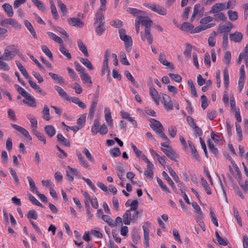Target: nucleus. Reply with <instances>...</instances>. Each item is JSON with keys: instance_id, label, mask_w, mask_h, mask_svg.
Masks as SVG:
<instances>
[{"instance_id": "9", "label": "nucleus", "mask_w": 248, "mask_h": 248, "mask_svg": "<svg viewBox=\"0 0 248 248\" xmlns=\"http://www.w3.org/2000/svg\"><path fill=\"white\" fill-rule=\"evenodd\" d=\"M121 39L124 43V47L126 50L128 52H130L131 50L132 46V40L131 37L130 36L126 35L123 36V37Z\"/></svg>"}, {"instance_id": "40", "label": "nucleus", "mask_w": 248, "mask_h": 248, "mask_svg": "<svg viewBox=\"0 0 248 248\" xmlns=\"http://www.w3.org/2000/svg\"><path fill=\"white\" fill-rule=\"evenodd\" d=\"M201 180V184L204 187V190L206 192V193L208 195H211L212 194V192L206 180L204 178H202Z\"/></svg>"}, {"instance_id": "18", "label": "nucleus", "mask_w": 248, "mask_h": 248, "mask_svg": "<svg viewBox=\"0 0 248 248\" xmlns=\"http://www.w3.org/2000/svg\"><path fill=\"white\" fill-rule=\"evenodd\" d=\"M105 117L107 124L110 126L111 128L113 127V120L111 116V113L110 109L108 108L105 109Z\"/></svg>"}, {"instance_id": "32", "label": "nucleus", "mask_w": 248, "mask_h": 248, "mask_svg": "<svg viewBox=\"0 0 248 248\" xmlns=\"http://www.w3.org/2000/svg\"><path fill=\"white\" fill-rule=\"evenodd\" d=\"M24 24L26 27L28 29V30L30 31L31 34L32 35V36L34 38H37V35L36 34V32L31 24V23L28 20H25L24 21Z\"/></svg>"}, {"instance_id": "3", "label": "nucleus", "mask_w": 248, "mask_h": 248, "mask_svg": "<svg viewBox=\"0 0 248 248\" xmlns=\"http://www.w3.org/2000/svg\"><path fill=\"white\" fill-rule=\"evenodd\" d=\"M145 6L151 9L152 11L162 16H165L167 14V9L159 5L151 4L150 3H144Z\"/></svg>"}, {"instance_id": "43", "label": "nucleus", "mask_w": 248, "mask_h": 248, "mask_svg": "<svg viewBox=\"0 0 248 248\" xmlns=\"http://www.w3.org/2000/svg\"><path fill=\"white\" fill-rule=\"evenodd\" d=\"M201 8V5L199 3H197L195 5L194 7V10L193 12V14L190 18V21L193 22L195 19V17L198 15L199 12H200V9Z\"/></svg>"}, {"instance_id": "57", "label": "nucleus", "mask_w": 248, "mask_h": 248, "mask_svg": "<svg viewBox=\"0 0 248 248\" xmlns=\"http://www.w3.org/2000/svg\"><path fill=\"white\" fill-rule=\"evenodd\" d=\"M156 181L160 187L163 191L170 193V191L167 186L163 183L162 181L159 177H156Z\"/></svg>"}, {"instance_id": "14", "label": "nucleus", "mask_w": 248, "mask_h": 248, "mask_svg": "<svg viewBox=\"0 0 248 248\" xmlns=\"http://www.w3.org/2000/svg\"><path fill=\"white\" fill-rule=\"evenodd\" d=\"M54 88L62 98L66 100L70 101V98L68 96V94L61 87L55 85Z\"/></svg>"}, {"instance_id": "7", "label": "nucleus", "mask_w": 248, "mask_h": 248, "mask_svg": "<svg viewBox=\"0 0 248 248\" xmlns=\"http://www.w3.org/2000/svg\"><path fill=\"white\" fill-rule=\"evenodd\" d=\"M73 175L80 176V173L78 172L77 169L72 168L70 166L67 167L66 170V177L68 181L72 182L74 180Z\"/></svg>"}, {"instance_id": "29", "label": "nucleus", "mask_w": 248, "mask_h": 248, "mask_svg": "<svg viewBox=\"0 0 248 248\" xmlns=\"http://www.w3.org/2000/svg\"><path fill=\"white\" fill-rule=\"evenodd\" d=\"M28 118L30 120V123L31 124V127L32 132H33V130H37V121L35 118L33 116H31V114H29L28 116Z\"/></svg>"}, {"instance_id": "36", "label": "nucleus", "mask_w": 248, "mask_h": 248, "mask_svg": "<svg viewBox=\"0 0 248 248\" xmlns=\"http://www.w3.org/2000/svg\"><path fill=\"white\" fill-rule=\"evenodd\" d=\"M100 126V123L98 120L95 119L91 129L93 135H95L98 132L99 127Z\"/></svg>"}, {"instance_id": "50", "label": "nucleus", "mask_w": 248, "mask_h": 248, "mask_svg": "<svg viewBox=\"0 0 248 248\" xmlns=\"http://www.w3.org/2000/svg\"><path fill=\"white\" fill-rule=\"evenodd\" d=\"M41 48L43 52L49 58L50 60H53V55L48 48L45 45L41 46Z\"/></svg>"}, {"instance_id": "30", "label": "nucleus", "mask_w": 248, "mask_h": 248, "mask_svg": "<svg viewBox=\"0 0 248 248\" xmlns=\"http://www.w3.org/2000/svg\"><path fill=\"white\" fill-rule=\"evenodd\" d=\"M127 11L134 16H137L138 17L139 16L145 15V12L133 8H129Z\"/></svg>"}, {"instance_id": "15", "label": "nucleus", "mask_w": 248, "mask_h": 248, "mask_svg": "<svg viewBox=\"0 0 248 248\" xmlns=\"http://www.w3.org/2000/svg\"><path fill=\"white\" fill-rule=\"evenodd\" d=\"M2 8L6 13L7 16L12 17L14 15V12L12 6L8 3H4L2 5Z\"/></svg>"}, {"instance_id": "39", "label": "nucleus", "mask_w": 248, "mask_h": 248, "mask_svg": "<svg viewBox=\"0 0 248 248\" xmlns=\"http://www.w3.org/2000/svg\"><path fill=\"white\" fill-rule=\"evenodd\" d=\"M50 3L51 12L52 16L54 19H57L58 18L59 16L58 15V12H57L56 7L52 0H50Z\"/></svg>"}, {"instance_id": "51", "label": "nucleus", "mask_w": 248, "mask_h": 248, "mask_svg": "<svg viewBox=\"0 0 248 248\" xmlns=\"http://www.w3.org/2000/svg\"><path fill=\"white\" fill-rule=\"evenodd\" d=\"M192 46L189 44H186V48L184 54L186 58L189 59L191 57Z\"/></svg>"}, {"instance_id": "13", "label": "nucleus", "mask_w": 248, "mask_h": 248, "mask_svg": "<svg viewBox=\"0 0 248 248\" xmlns=\"http://www.w3.org/2000/svg\"><path fill=\"white\" fill-rule=\"evenodd\" d=\"M232 28V24L228 22L225 25L220 26L218 28V31L219 33L224 32V33H227L230 32L231 29Z\"/></svg>"}, {"instance_id": "38", "label": "nucleus", "mask_w": 248, "mask_h": 248, "mask_svg": "<svg viewBox=\"0 0 248 248\" xmlns=\"http://www.w3.org/2000/svg\"><path fill=\"white\" fill-rule=\"evenodd\" d=\"M162 176L164 177V179L168 181L169 184L171 186L172 189L173 190H175L176 189V186L174 185V183L172 181V180L170 178V177L168 176V174L166 172L163 171L162 172Z\"/></svg>"}, {"instance_id": "5", "label": "nucleus", "mask_w": 248, "mask_h": 248, "mask_svg": "<svg viewBox=\"0 0 248 248\" xmlns=\"http://www.w3.org/2000/svg\"><path fill=\"white\" fill-rule=\"evenodd\" d=\"M130 208L126 211V212L123 215V220L124 224H128L129 221L127 219L128 216H130V212H133V210H137L138 206V202L137 200H134L130 204Z\"/></svg>"}, {"instance_id": "49", "label": "nucleus", "mask_w": 248, "mask_h": 248, "mask_svg": "<svg viewBox=\"0 0 248 248\" xmlns=\"http://www.w3.org/2000/svg\"><path fill=\"white\" fill-rule=\"evenodd\" d=\"M106 30V27L104 23L98 24V25L96 27L95 32L97 35H101Z\"/></svg>"}, {"instance_id": "27", "label": "nucleus", "mask_w": 248, "mask_h": 248, "mask_svg": "<svg viewBox=\"0 0 248 248\" xmlns=\"http://www.w3.org/2000/svg\"><path fill=\"white\" fill-rule=\"evenodd\" d=\"M78 46L79 50L84 54L86 57H89V54L87 50L86 47L81 40L78 41Z\"/></svg>"}, {"instance_id": "10", "label": "nucleus", "mask_w": 248, "mask_h": 248, "mask_svg": "<svg viewBox=\"0 0 248 248\" xmlns=\"http://www.w3.org/2000/svg\"><path fill=\"white\" fill-rule=\"evenodd\" d=\"M103 10L104 9L102 8H100L99 11H98L95 14L94 18V24L96 23H104V20H105V17L103 14L101 12V11Z\"/></svg>"}, {"instance_id": "48", "label": "nucleus", "mask_w": 248, "mask_h": 248, "mask_svg": "<svg viewBox=\"0 0 248 248\" xmlns=\"http://www.w3.org/2000/svg\"><path fill=\"white\" fill-rule=\"evenodd\" d=\"M235 125L238 140L239 141H241L242 140L243 137L241 127L239 124H237L236 123H235Z\"/></svg>"}, {"instance_id": "60", "label": "nucleus", "mask_w": 248, "mask_h": 248, "mask_svg": "<svg viewBox=\"0 0 248 248\" xmlns=\"http://www.w3.org/2000/svg\"><path fill=\"white\" fill-rule=\"evenodd\" d=\"M80 77L84 82L92 83L91 78L88 73L84 72L80 75Z\"/></svg>"}, {"instance_id": "35", "label": "nucleus", "mask_w": 248, "mask_h": 248, "mask_svg": "<svg viewBox=\"0 0 248 248\" xmlns=\"http://www.w3.org/2000/svg\"><path fill=\"white\" fill-rule=\"evenodd\" d=\"M59 49L62 53L66 57L68 60H70L71 59L72 57L71 54L63 45H60Z\"/></svg>"}, {"instance_id": "42", "label": "nucleus", "mask_w": 248, "mask_h": 248, "mask_svg": "<svg viewBox=\"0 0 248 248\" xmlns=\"http://www.w3.org/2000/svg\"><path fill=\"white\" fill-rule=\"evenodd\" d=\"M194 26L190 23L188 22H184L181 27V29L182 31H190L193 28Z\"/></svg>"}, {"instance_id": "62", "label": "nucleus", "mask_w": 248, "mask_h": 248, "mask_svg": "<svg viewBox=\"0 0 248 248\" xmlns=\"http://www.w3.org/2000/svg\"><path fill=\"white\" fill-rule=\"evenodd\" d=\"M169 172L170 175L172 177L173 180L176 182H180L178 176L176 173L175 171L171 168H168Z\"/></svg>"}, {"instance_id": "47", "label": "nucleus", "mask_w": 248, "mask_h": 248, "mask_svg": "<svg viewBox=\"0 0 248 248\" xmlns=\"http://www.w3.org/2000/svg\"><path fill=\"white\" fill-rule=\"evenodd\" d=\"M191 205L193 208L195 209V212H196L198 214L199 217H203V214L202 211L200 207L199 206V205L196 202H192Z\"/></svg>"}, {"instance_id": "55", "label": "nucleus", "mask_w": 248, "mask_h": 248, "mask_svg": "<svg viewBox=\"0 0 248 248\" xmlns=\"http://www.w3.org/2000/svg\"><path fill=\"white\" fill-rule=\"evenodd\" d=\"M224 75V84L226 88H228L229 84V75L228 70L225 69L223 72Z\"/></svg>"}, {"instance_id": "4", "label": "nucleus", "mask_w": 248, "mask_h": 248, "mask_svg": "<svg viewBox=\"0 0 248 248\" xmlns=\"http://www.w3.org/2000/svg\"><path fill=\"white\" fill-rule=\"evenodd\" d=\"M143 16V15L139 16V17H138L137 21L140 24L145 27V31L150 30V27L153 21L148 17Z\"/></svg>"}, {"instance_id": "19", "label": "nucleus", "mask_w": 248, "mask_h": 248, "mask_svg": "<svg viewBox=\"0 0 248 248\" xmlns=\"http://www.w3.org/2000/svg\"><path fill=\"white\" fill-rule=\"evenodd\" d=\"M225 7V4L222 3H217L214 5L209 13H217L219 11H221L224 9Z\"/></svg>"}, {"instance_id": "2", "label": "nucleus", "mask_w": 248, "mask_h": 248, "mask_svg": "<svg viewBox=\"0 0 248 248\" xmlns=\"http://www.w3.org/2000/svg\"><path fill=\"white\" fill-rule=\"evenodd\" d=\"M14 45H10L7 46L4 51V53L1 56H0V60L5 61H10L12 60L16 54L19 52L17 49L14 48Z\"/></svg>"}, {"instance_id": "61", "label": "nucleus", "mask_w": 248, "mask_h": 248, "mask_svg": "<svg viewBox=\"0 0 248 248\" xmlns=\"http://www.w3.org/2000/svg\"><path fill=\"white\" fill-rule=\"evenodd\" d=\"M120 61L122 64L125 65H129L130 63L126 59V56L124 52H121L120 54Z\"/></svg>"}, {"instance_id": "1", "label": "nucleus", "mask_w": 248, "mask_h": 248, "mask_svg": "<svg viewBox=\"0 0 248 248\" xmlns=\"http://www.w3.org/2000/svg\"><path fill=\"white\" fill-rule=\"evenodd\" d=\"M150 121L151 122L150 125L152 129L160 136L162 140L165 141V143H169L170 141L164 134L163 132L164 128L159 121L152 118L150 119Z\"/></svg>"}, {"instance_id": "23", "label": "nucleus", "mask_w": 248, "mask_h": 248, "mask_svg": "<svg viewBox=\"0 0 248 248\" xmlns=\"http://www.w3.org/2000/svg\"><path fill=\"white\" fill-rule=\"evenodd\" d=\"M150 94L157 105L159 104V99L158 96V93L156 90L152 87L150 88Z\"/></svg>"}, {"instance_id": "26", "label": "nucleus", "mask_w": 248, "mask_h": 248, "mask_svg": "<svg viewBox=\"0 0 248 248\" xmlns=\"http://www.w3.org/2000/svg\"><path fill=\"white\" fill-rule=\"evenodd\" d=\"M76 154L80 164L84 168H88L89 167L88 163L82 156L81 154L79 152H77Z\"/></svg>"}, {"instance_id": "54", "label": "nucleus", "mask_w": 248, "mask_h": 248, "mask_svg": "<svg viewBox=\"0 0 248 248\" xmlns=\"http://www.w3.org/2000/svg\"><path fill=\"white\" fill-rule=\"evenodd\" d=\"M124 75L127 78L131 81L132 83L133 84V85L135 86L136 87H138V84H137V82L135 80L134 78L132 76V75L131 74V73L128 71H125L124 72Z\"/></svg>"}, {"instance_id": "25", "label": "nucleus", "mask_w": 248, "mask_h": 248, "mask_svg": "<svg viewBox=\"0 0 248 248\" xmlns=\"http://www.w3.org/2000/svg\"><path fill=\"white\" fill-rule=\"evenodd\" d=\"M16 64L20 71V72L21 73L22 75L26 78V79H29L30 76L26 71V70L24 68L22 64L20 63L19 62L16 61Z\"/></svg>"}, {"instance_id": "28", "label": "nucleus", "mask_w": 248, "mask_h": 248, "mask_svg": "<svg viewBox=\"0 0 248 248\" xmlns=\"http://www.w3.org/2000/svg\"><path fill=\"white\" fill-rule=\"evenodd\" d=\"M27 101L24 100L23 102L25 104H28L30 106L34 107L36 106L35 100L34 98L29 93L27 95V97H25Z\"/></svg>"}, {"instance_id": "46", "label": "nucleus", "mask_w": 248, "mask_h": 248, "mask_svg": "<svg viewBox=\"0 0 248 248\" xmlns=\"http://www.w3.org/2000/svg\"><path fill=\"white\" fill-rule=\"evenodd\" d=\"M101 218L104 221L106 222L109 226H110L111 227H113L115 226V224H114L113 220L108 216L105 215H102V217H101Z\"/></svg>"}, {"instance_id": "56", "label": "nucleus", "mask_w": 248, "mask_h": 248, "mask_svg": "<svg viewBox=\"0 0 248 248\" xmlns=\"http://www.w3.org/2000/svg\"><path fill=\"white\" fill-rule=\"evenodd\" d=\"M188 145H189V147L190 148V149H191L192 153L193 154V157L196 159H199V156L198 155V152H197L196 149H195V148L194 147V144H193L192 141H191L190 140H189L188 141Z\"/></svg>"}, {"instance_id": "37", "label": "nucleus", "mask_w": 248, "mask_h": 248, "mask_svg": "<svg viewBox=\"0 0 248 248\" xmlns=\"http://www.w3.org/2000/svg\"><path fill=\"white\" fill-rule=\"evenodd\" d=\"M28 198L32 204L40 206L42 208H45V207L40 203L32 195L29 193L28 194Z\"/></svg>"}, {"instance_id": "41", "label": "nucleus", "mask_w": 248, "mask_h": 248, "mask_svg": "<svg viewBox=\"0 0 248 248\" xmlns=\"http://www.w3.org/2000/svg\"><path fill=\"white\" fill-rule=\"evenodd\" d=\"M42 113L44 115L43 117L45 120L46 121L50 120L49 109L46 105L44 106V108L42 111Z\"/></svg>"}, {"instance_id": "21", "label": "nucleus", "mask_w": 248, "mask_h": 248, "mask_svg": "<svg viewBox=\"0 0 248 248\" xmlns=\"http://www.w3.org/2000/svg\"><path fill=\"white\" fill-rule=\"evenodd\" d=\"M230 39L232 41L240 42L242 39V34L241 32L236 31L230 34Z\"/></svg>"}, {"instance_id": "58", "label": "nucleus", "mask_w": 248, "mask_h": 248, "mask_svg": "<svg viewBox=\"0 0 248 248\" xmlns=\"http://www.w3.org/2000/svg\"><path fill=\"white\" fill-rule=\"evenodd\" d=\"M134 213L131 214L130 213V216H128L127 217L128 221H129L128 224H125V225H129L130 224L131 221H134L136 218L138 217L139 215V211L138 210H133Z\"/></svg>"}, {"instance_id": "44", "label": "nucleus", "mask_w": 248, "mask_h": 248, "mask_svg": "<svg viewBox=\"0 0 248 248\" xmlns=\"http://www.w3.org/2000/svg\"><path fill=\"white\" fill-rule=\"evenodd\" d=\"M57 1L58 6L60 8V10L62 11V15L63 16H65L67 12L66 5L62 3L61 0H57Z\"/></svg>"}, {"instance_id": "20", "label": "nucleus", "mask_w": 248, "mask_h": 248, "mask_svg": "<svg viewBox=\"0 0 248 248\" xmlns=\"http://www.w3.org/2000/svg\"><path fill=\"white\" fill-rule=\"evenodd\" d=\"M46 133L50 138L54 136L56 133L55 127L52 125H47L44 127Z\"/></svg>"}, {"instance_id": "63", "label": "nucleus", "mask_w": 248, "mask_h": 248, "mask_svg": "<svg viewBox=\"0 0 248 248\" xmlns=\"http://www.w3.org/2000/svg\"><path fill=\"white\" fill-rule=\"evenodd\" d=\"M27 217L29 219H36L38 217L37 212L34 210H31L28 212Z\"/></svg>"}, {"instance_id": "33", "label": "nucleus", "mask_w": 248, "mask_h": 248, "mask_svg": "<svg viewBox=\"0 0 248 248\" xmlns=\"http://www.w3.org/2000/svg\"><path fill=\"white\" fill-rule=\"evenodd\" d=\"M79 61L85 66H86L88 69V70H93V66L88 59L81 58H80Z\"/></svg>"}, {"instance_id": "45", "label": "nucleus", "mask_w": 248, "mask_h": 248, "mask_svg": "<svg viewBox=\"0 0 248 248\" xmlns=\"http://www.w3.org/2000/svg\"><path fill=\"white\" fill-rule=\"evenodd\" d=\"M142 229L143 230L144 233V243L146 244V245L147 247H149V231L148 229L145 227L144 226H142Z\"/></svg>"}, {"instance_id": "53", "label": "nucleus", "mask_w": 248, "mask_h": 248, "mask_svg": "<svg viewBox=\"0 0 248 248\" xmlns=\"http://www.w3.org/2000/svg\"><path fill=\"white\" fill-rule=\"evenodd\" d=\"M37 138V139L42 141L44 144L46 143V139L45 136L39 132L37 130H33V132H32Z\"/></svg>"}, {"instance_id": "11", "label": "nucleus", "mask_w": 248, "mask_h": 248, "mask_svg": "<svg viewBox=\"0 0 248 248\" xmlns=\"http://www.w3.org/2000/svg\"><path fill=\"white\" fill-rule=\"evenodd\" d=\"M68 22L71 26H76L78 28H81L84 25V23L78 18H70Z\"/></svg>"}, {"instance_id": "16", "label": "nucleus", "mask_w": 248, "mask_h": 248, "mask_svg": "<svg viewBox=\"0 0 248 248\" xmlns=\"http://www.w3.org/2000/svg\"><path fill=\"white\" fill-rule=\"evenodd\" d=\"M158 60L164 65L170 67L172 69H173V65L167 61L165 54L164 52H162L160 53Z\"/></svg>"}, {"instance_id": "59", "label": "nucleus", "mask_w": 248, "mask_h": 248, "mask_svg": "<svg viewBox=\"0 0 248 248\" xmlns=\"http://www.w3.org/2000/svg\"><path fill=\"white\" fill-rule=\"evenodd\" d=\"M227 14L230 20L232 21H235L238 19L237 13L236 11L229 10L228 11Z\"/></svg>"}, {"instance_id": "52", "label": "nucleus", "mask_w": 248, "mask_h": 248, "mask_svg": "<svg viewBox=\"0 0 248 248\" xmlns=\"http://www.w3.org/2000/svg\"><path fill=\"white\" fill-rule=\"evenodd\" d=\"M32 2L40 10L43 12L46 11L44 4L39 0H31Z\"/></svg>"}, {"instance_id": "6", "label": "nucleus", "mask_w": 248, "mask_h": 248, "mask_svg": "<svg viewBox=\"0 0 248 248\" xmlns=\"http://www.w3.org/2000/svg\"><path fill=\"white\" fill-rule=\"evenodd\" d=\"M0 25L4 27L6 25H10L16 29L20 28L21 25L15 19L13 18H4L0 19Z\"/></svg>"}, {"instance_id": "24", "label": "nucleus", "mask_w": 248, "mask_h": 248, "mask_svg": "<svg viewBox=\"0 0 248 248\" xmlns=\"http://www.w3.org/2000/svg\"><path fill=\"white\" fill-rule=\"evenodd\" d=\"M48 75L50 76L53 80L55 81L60 84H62L64 83V79L61 76H59L58 74L50 72L48 73Z\"/></svg>"}, {"instance_id": "64", "label": "nucleus", "mask_w": 248, "mask_h": 248, "mask_svg": "<svg viewBox=\"0 0 248 248\" xmlns=\"http://www.w3.org/2000/svg\"><path fill=\"white\" fill-rule=\"evenodd\" d=\"M231 52L229 51H226L225 53L223 61L227 65H229L231 62Z\"/></svg>"}, {"instance_id": "12", "label": "nucleus", "mask_w": 248, "mask_h": 248, "mask_svg": "<svg viewBox=\"0 0 248 248\" xmlns=\"http://www.w3.org/2000/svg\"><path fill=\"white\" fill-rule=\"evenodd\" d=\"M141 38L143 41H145L146 39L149 45H151L152 44L154 40L153 36L151 33L150 30L145 31L143 34L141 32Z\"/></svg>"}, {"instance_id": "34", "label": "nucleus", "mask_w": 248, "mask_h": 248, "mask_svg": "<svg viewBox=\"0 0 248 248\" xmlns=\"http://www.w3.org/2000/svg\"><path fill=\"white\" fill-rule=\"evenodd\" d=\"M207 144L208 146L209 149L212 152V153L214 154L215 156H217L218 154V151L217 148H215L214 146V144L213 142L210 139H209L207 140Z\"/></svg>"}, {"instance_id": "31", "label": "nucleus", "mask_w": 248, "mask_h": 248, "mask_svg": "<svg viewBox=\"0 0 248 248\" xmlns=\"http://www.w3.org/2000/svg\"><path fill=\"white\" fill-rule=\"evenodd\" d=\"M213 26V24L211 23L207 25H204V26H199L197 27H196L194 30L192 31H191V33H198L202 31L205 30L207 29L210 28Z\"/></svg>"}, {"instance_id": "22", "label": "nucleus", "mask_w": 248, "mask_h": 248, "mask_svg": "<svg viewBox=\"0 0 248 248\" xmlns=\"http://www.w3.org/2000/svg\"><path fill=\"white\" fill-rule=\"evenodd\" d=\"M57 140L62 144L66 147L70 146V142L67 139L65 138L62 134H58L57 135Z\"/></svg>"}, {"instance_id": "17", "label": "nucleus", "mask_w": 248, "mask_h": 248, "mask_svg": "<svg viewBox=\"0 0 248 248\" xmlns=\"http://www.w3.org/2000/svg\"><path fill=\"white\" fill-rule=\"evenodd\" d=\"M161 150L170 159L172 160H174L176 162L177 161L175 159V153L171 148L167 149L162 148Z\"/></svg>"}, {"instance_id": "8", "label": "nucleus", "mask_w": 248, "mask_h": 248, "mask_svg": "<svg viewBox=\"0 0 248 248\" xmlns=\"http://www.w3.org/2000/svg\"><path fill=\"white\" fill-rule=\"evenodd\" d=\"M11 125L13 128L20 132L25 138L30 140H32V138L30 135L28 131L24 128L14 124H11Z\"/></svg>"}]
</instances>
